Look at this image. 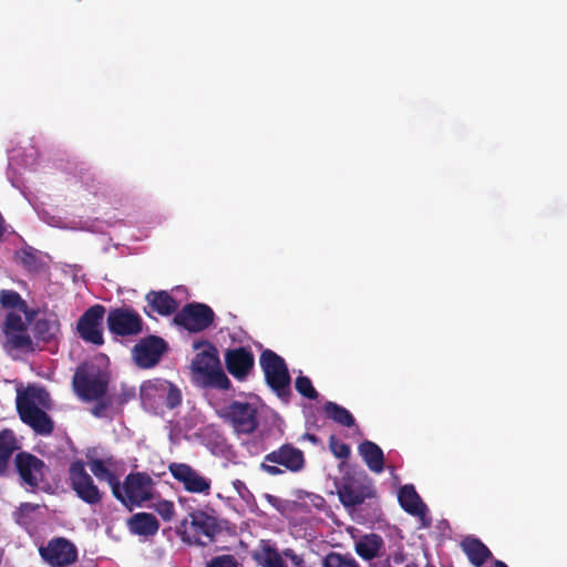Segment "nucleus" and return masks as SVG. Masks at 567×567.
<instances>
[{"label":"nucleus","mask_w":567,"mask_h":567,"mask_svg":"<svg viewBox=\"0 0 567 567\" xmlns=\"http://www.w3.org/2000/svg\"><path fill=\"white\" fill-rule=\"evenodd\" d=\"M462 550L467 556L470 563L475 567H482L483 564L493 557L488 547L478 538L466 537L461 543Z\"/></svg>","instance_id":"4be33fe9"},{"label":"nucleus","mask_w":567,"mask_h":567,"mask_svg":"<svg viewBox=\"0 0 567 567\" xmlns=\"http://www.w3.org/2000/svg\"><path fill=\"white\" fill-rule=\"evenodd\" d=\"M7 221L2 213L0 212V241L3 240L4 235L7 233Z\"/></svg>","instance_id":"37998d69"},{"label":"nucleus","mask_w":567,"mask_h":567,"mask_svg":"<svg viewBox=\"0 0 567 567\" xmlns=\"http://www.w3.org/2000/svg\"><path fill=\"white\" fill-rule=\"evenodd\" d=\"M329 449L331 453L340 460H347L351 454V449L348 444L341 442L336 435L329 437Z\"/></svg>","instance_id":"c9c22d12"},{"label":"nucleus","mask_w":567,"mask_h":567,"mask_svg":"<svg viewBox=\"0 0 567 567\" xmlns=\"http://www.w3.org/2000/svg\"><path fill=\"white\" fill-rule=\"evenodd\" d=\"M284 555L288 558H290L296 565H299L302 563V558L298 556L293 549H285Z\"/></svg>","instance_id":"a19ab883"},{"label":"nucleus","mask_w":567,"mask_h":567,"mask_svg":"<svg viewBox=\"0 0 567 567\" xmlns=\"http://www.w3.org/2000/svg\"><path fill=\"white\" fill-rule=\"evenodd\" d=\"M104 315L105 307L99 303L91 306L83 312L76 323V331L82 340L95 346L104 343L102 328Z\"/></svg>","instance_id":"4468645a"},{"label":"nucleus","mask_w":567,"mask_h":567,"mask_svg":"<svg viewBox=\"0 0 567 567\" xmlns=\"http://www.w3.org/2000/svg\"><path fill=\"white\" fill-rule=\"evenodd\" d=\"M145 300L147 302V307L144 308V312L148 317H152V312H156L163 317H168L174 313L176 315L178 309L177 300L165 290H152L146 293Z\"/></svg>","instance_id":"aec40b11"},{"label":"nucleus","mask_w":567,"mask_h":567,"mask_svg":"<svg viewBox=\"0 0 567 567\" xmlns=\"http://www.w3.org/2000/svg\"><path fill=\"white\" fill-rule=\"evenodd\" d=\"M206 567H244L233 555L226 554L212 558Z\"/></svg>","instance_id":"e433bc0d"},{"label":"nucleus","mask_w":567,"mask_h":567,"mask_svg":"<svg viewBox=\"0 0 567 567\" xmlns=\"http://www.w3.org/2000/svg\"><path fill=\"white\" fill-rule=\"evenodd\" d=\"M398 499L400 506L406 513L413 516H423L425 514L426 506L412 484L403 485L399 489Z\"/></svg>","instance_id":"5701e85b"},{"label":"nucleus","mask_w":567,"mask_h":567,"mask_svg":"<svg viewBox=\"0 0 567 567\" xmlns=\"http://www.w3.org/2000/svg\"><path fill=\"white\" fill-rule=\"evenodd\" d=\"M181 403H182L181 390L177 386L169 384V388H168V391L166 394V399H165V406L167 409L172 410V409H175L176 406H178Z\"/></svg>","instance_id":"58836bf2"},{"label":"nucleus","mask_w":567,"mask_h":567,"mask_svg":"<svg viewBox=\"0 0 567 567\" xmlns=\"http://www.w3.org/2000/svg\"><path fill=\"white\" fill-rule=\"evenodd\" d=\"M259 363L268 386L287 403L291 394V378L285 360L272 350L266 349L259 357Z\"/></svg>","instance_id":"7ed1b4c3"},{"label":"nucleus","mask_w":567,"mask_h":567,"mask_svg":"<svg viewBox=\"0 0 567 567\" xmlns=\"http://www.w3.org/2000/svg\"><path fill=\"white\" fill-rule=\"evenodd\" d=\"M167 349L168 344L163 338L147 336L134 346V360L140 368L150 369L159 362Z\"/></svg>","instance_id":"dca6fc26"},{"label":"nucleus","mask_w":567,"mask_h":567,"mask_svg":"<svg viewBox=\"0 0 567 567\" xmlns=\"http://www.w3.org/2000/svg\"><path fill=\"white\" fill-rule=\"evenodd\" d=\"M323 411L329 419H331L336 423H339L340 425L347 427H351L354 425L353 415L346 408L334 402H326L323 405Z\"/></svg>","instance_id":"7c9ffc66"},{"label":"nucleus","mask_w":567,"mask_h":567,"mask_svg":"<svg viewBox=\"0 0 567 567\" xmlns=\"http://www.w3.org/2000/svg\"><path fill=\"white\" fill-rule=\"evenodd\" d=\"M0 306L9 311L22 312L28 322H32L37 315V311L30 309L27 301L16 290H0Z\"/></svg>","instance_id":"b1692460"},{"label":"nucleus","mask_w":567,"mask_h":567,"mask_svg":"<svg viewBox=\"0 0 567 567\" xmlns=\"http://www.w3.org/2000/svg\"><path fill=\"white\" fill-rule=\"evenodd\" d=\"M32 332L37 340L49 343L59 332V322L47 318L35 319L32 326Z\"/></svg>","instance_id":"c85d7f7f"},{"label":"nucleus","mask_w":567,"mask_h":567,"mask_svg":"<svg viewBox=\"0 0 567 567\" xmlns=\"http://www.w3.org/2000/svg\"><path fill=\"white\" fill-rule=\"evenodd\" d=\"M154 508L157 512V514L166 522L172 520L175 514L174 503L168 499H162L157 502Z\"/></svg>","instance_id":"4c0bfd02"},{"label":"nucleus","mask_w":567,"mask_h":567,"mask_svg":"<svg viewBox=\"0 0 567 567\" xmlns=\"http://www.w3.org/2000/svg\"><path fill=\"white\" fill-rule=\"evenodd\" d=\"M168 471L178 483L183 484L185 491L209 495L212 488L210 480L200 475L190 465L173 462L168 465Z\"/></svg>","instance_id":"f3484780"},{"label":"nucleus","mask_w":567,"mask_h":567,"mask_svg":"<svg viewBox=\"0 0 567 567\" xmlns=\"http://www.w3.org/2000/svg\"><path fill=\"white\" fill-rule=\"evenodd\" d=\"M219 416L237 434H251L259 424L257 408L248 402L233 401L220 410Z\"/></svg>","instance_id":"423d86ee"},{"label":"nucleus","mask_w":567,"mask_h":567,"mask_svg":"<svg viewBox=\"0 0 567 567\" xmlns=\"http://www.w3.org/2000/svg\"><path fill=\"white\" fill-rule=\"evenodd\" d=\"M303 439L310 441L313 444H319L320 443L319 439L315 434H311V433H306L303 435Z\"/></svg>","instance_id":"c03bdc74"},{"label":"nucleus","mask_w":567,"mask_h":567,"mask_svg":"<svg viewBox=\"0 0 567 567\" xmlns=\"http://www.w3.org/2000/svg\"><path fill=\"white\" fill-rule=\"evenodd\" d=\"M73 388L83 401L100 400L107 390V381L100 374H89L83 368H78L73 377Z\"/></svg>","instance_id":"a211bd4d"},{"label":"nucleus","mask_w":567,"mask_h":567,"mask_svg":"<svg viewBox=\"0 0 567 567\" xmlns=\"http://www.w3.org/2000/svg\"><path fill=\"white\" fill-rule=\"evenodd\" d=\"M220 532L217 518L202 509L189 512L176 527V533L184 543L203 547L213 544Z\"/></svg>","instance_id":"f257e3e1"},{"label":"nucleus","mask_w":567,"mask_h":567,"mask_svg":"<svg viewBox=\"0 0 567 567\" xmlns=\"http://www.w3.org/2000/svg\"><path fill=\"white\" fill-rule=\"evenodd\" d=\"M17 411L21 421L29 425L37 434L50 435L54 430L53 420L34 402L27 398H17Z\"/></svg>","instance_id":"2eb2a0df"},{"label":"nucleus","mask_w":567,"mask_h":567,"mask_svg":"<svg viewBox=\"0 0 567 567\" xmlns=\"http://www.w3.org/2000/svg\"><path fill=\"white\" fill-rule=\"evenodd\" d=\"M97 403L92 409V414L96 417H101L104 414V411L110 406V402L96 400Z\"/></svg>","instance_id":"ea45409f"},{"label":"nucleus","mask_w":567,"mask_h":567,"mask_svg":"<svg viewBox=\"0 0 567 567\" xmlns=\"http://www.w3.org/2000/svg\"><path fill=\"white\" fill-rule=\"evenodd\" d=\"M39 508V505L32 504V503H22L19 507V511L22 514H28L31 512H34Z\"/></svg>","instance_id":"79ce46f5"},{"label":"nucleus","mask_w":567,"mask_h":567,"mask_svg":"<svg viewBox=\"0 0 567 567\" xmlns=\"http://www.w3.org/2000/svg\"><path fill=\"white\" fill-rule=\"evenodd\" d=\"M215 319L213 309L200 302L185 305L174 317V323L188 332L197 333L209 328Z\"/></svg>","instance_id":"9d476101"},{"label":"nucleus","mask_w":567,"mask_h":567,"mask_svg":"<svg viewBox=\"0 0 567 567\" xmlns=\"http://www.w3.org/2000/svg\"><path fill=\"white\" fill-rule=\"evenodd\" d=\"M383 538L374 533L362 536L354 545L355 553L364 560H371L380 556L383 548Z\"/></svg>","instance_id":"bb28decb"},{"label":"nucleus","mask_w":567,"mask_h":567,"mask_svg":"<svg viewBox=\"0 0 567 567\" xmlns=\"http://www.w3.org/2000/svg\"><path fill=\"white\" fill-rule=\"evenodd\" d=\"M322 567H361L357 559L349 553L342 554L338 551L328 553L323 560Z\"/></svg>","instance_id":"2f4dec72"},{"label":"nucleus","mask_w":567,"mask_h":567,"mask_svg":"<svg viewBox=\"0 0 567 567\" xmlns=\"http://www.w3.org/2000/svg\"><path fill=\"white\" fill-rule=\"evenodd\" d=\"M132 533L140 536H153L158 532L159 523L153 514L136 513L128 519Z\"/></svg>","instance_id":"a878e982"},{"label":"nucleus","mask_w":567,"mask_h":567,"mask_svg":"<svg viewBox=\"0 0 567 567\" xmlns=\"http://www.w3.org/2000/svg\"><path fill=\"white\" fill-rule=\"evenodd\" d=\"M203 344L206 348L192 362L196 381L206 388L229 390L231 383L221 368L217 348L208 341Z\"/></svg>","instance_id":"f03ea898"},{"label":"nucleus","mask_w":567,"mask_h":567,"mask_svg":"<svg viewBox=\"0 0 567 567\" xmlns=\"http://www.w3.org/2000/svg\"><path fill=\"white\" fill-rule=\"evenodd\" d=\"M155 481L146 472H131L120 483V495L114 496L127 508L142 506L155 497Z\"/></svg>","instance_id":"20e7f679"},{"label":"nucleus","mask_w":567,"mask_h":567,"mask_svg":"<svg viewBox=\"0 0 567 567\" xmlns=\"http://www.w3.org/2000/svg\"><path fill=\"white\" fill-rule=\"evenodd\" d=\"M68 475L72 491L82 502L91 506L102 502L103 493L85 470V464L82 460H76L70 464Z\"/></svg>","instance_id":"0eeeda50"},{"label":"nucleus","mask_w":567,"mask_h":567,"mask_svg":"<svg viewBox=\"0 0 567 567\" xmlns=\"http://www.w3.org/2000/svg\"><path fill=\"white\" fill-rule=\"evenodd\" d=\"M277 465L293 473L299 472L305 467L303 452L291 444H284L265 455L260 467L267 474L276 476L284 473Z\"/></svg>","instance_id":"6e6552de"},{"label":"nucleus","mask_w":567,"mask_h":567,"mask_svg":"<svg viewBox=\"0 0 567 567\" xmlns=\"http://www.w3.org/2000/svg\"><path fill=\"white\" fill-rule=\"evenodd\" d=\"M494 567H508L504 561L496 559L494 561Z\"/></svg>","instance_id":"a18cd8bd"},{"label":"nucleus","mask_w":567,"mask_h":567,"mask_svg":"<svg viewBox=\"0 0 567 567\" xmlns=\"http://www.w3.org/2000/svg\"><path fill=\"white\" fill-rule=\"evenodd\" d=\"M200 343H195V348L198 349Z\"/></svg>","instance_id":"de8ad7c7"},{"label":"nucleus","mask_w":567,"mask_h":567,"mask_svg":"<svg viewBox=\"0 0 567 567\" xmlns=\"http://www.w3.org/2000/svg\"><path fill=\"white\" fill-rule=\"evenodd\" d=\"M254 559L262 567H287L277 548L264 543L259 551L254 553Z\"/></svg>","instance_id":"c756f323"},{"label":"nucleus","mask_w":567,"mask_h":567,"mask_svg":"<svg viewBox=\"0 0 567 567\" xmlns=\"http://www.w3.org/2000/svg\"><path fill=\"white\" fill-rule=\"evenodd\" d=\"M227 371L238 381H245L255 365V358L248 348L228 349L224 355Z\"/></svg>","instance_id":"6ab92c4d"},{"label":"nucleus","mask_w":567,"mask_h":567,"mask_svg":"<svg viewBox=\"0 0 567 567\" xmlns=\"http://www.w3.org/2000/svg\"><path fill=\"white\" fill-rule=\"evenodd\" d=\"M368 468L373 473H381L384 470V454L381 447L372 441H363L358 447Z\"/></svg>","instance_id":"393cba45"},{"label":"nucleus","mask_w":567,"mask_h":567,"mask_svg":"<svg viewBox=\"0 0 567 567\" xmlns=\"http://www.w3.org/2000/svg\"><path fill=\"white\" fill-rule=\"evenodd\" d=\"M295 388L299 394L309 400H316L319 395L317 390L313 388L311 380L305 375H299L296 379Z\"/></svg>","instance_id":"f704fd0d"},{"label":"nucleus","mask_w":567,"mask_h":567,"mask_svg":"<svg viewBox=\"0 0 567 567\" xmlns=\"http://www.w3.org/2000/svg\"><path fill=\"white\" fill-rule=\"evenodd\" d=\"M337 495L346 508H354L374 497V488L365 474L347 472L334 482Z\"/></svg>","instance_id":"39448f33"},{"label":"nucleus","mask_w":567,"mask_h":567,"mask_svg":"<svg viewBox=\"0 0 567 567\" xmlns=\"http://www.w3.org/2000/svg\"><path fill=\"white\" fill-rule=\"evenodd\" d=\"M90 471L100 481H105L111 487L113 496L120 495V480L113 468L116 461L113 456L92 458L89 461Z\"/></svg>","instance_id":"412c9836"},{"label":"nucleus","mask_w":567,"mask_h":567,"mask_svg":"<svg viewBox=\"0 0 567 567\" xmlns=\"http://www.w3.org/2000/svg\"><path fill=\"white\" fill-rule=\"evenodd\" d=\"M267 497H268L269 502L276 501V497L272 495H267Z\"/></svg>","instance_id":"49530a36"},{"label":"nucleus","mask_w":567,"mask_h":567,"mask_svg":"<svg viewBox=\"0 0 567 567\" xmlns=\"http://www.w3.org/2000/svg\"><path fill=\"white\" fill-rule=\"evenodd\" d=\"M19 449L18 440L11 430L0 432V476L7 474L10 460Z\"/></svg>","instance_id":"cd10ccee"},{"label":"nucleus","mask_w":567,"mask_h":567,"mask_svg":"<svg viewBox=\"0 0 567 567\" xmlns=\"http://www.w3.org/2000/svg\"><path fill=\"white\" fill-rule=\"evenodd\" d=\"M19 258L23 267L30 272L39 274L43 269L44 264L41 257L31 247L22 249Z\"/></svg>","instance_id":"473e14b6"},{"label":"nucleus","mask_w":567,"mask_h":567,"mask_svg":"<svg viewBox=\"0 0 567 567\" xmlns=\"http://www.w3.org/2000/svg\"><path fill=\"white\" fill-rule=\"evenodd\" d=\"M43 561L51 567H68L76 561L75 545L64 537H54L45 546L39 548Z\"/></svg>","instance_id":"f8f14e48"},{"label":"nucleus","mask_w":567,"mask_h":567,"mask_svg":"<svg viewBox=\"0 0 567 567\" xmlns=\"http://www.w3.org/2000/svg\"><path fill=\"white\" fill-rule=\"evenodd\" d=\"M14 467L22 486L35 491L41 483L45 482L49 467L45 463L29 452H19L14 456Z\"/></svg>","instance_id":"1a4fd4ad"},{"label":"nucleus","mask_w":567,"mask_h":567,"mask_svg":"<svg viewBox=\"0 0 567 567\" xmlns=\"http://www.w3.org/2000/svg\"><path fill=\"white\" fill-rule=\"evenodd\" d=\"M17 398H27V400L37 402L43 406H48V402L50 401V394L43 388L29 386L22 393H18Z\"/></svg>","instance_id":"72a5a7b5"},{"label":"nucleus","mask_w":567,"mask_h":567,"mask_svg":"<svg viewBox=\"0 0 567 567\" xmlns=\"http://www.w3.org/2000/svg\"><path fill=\"white\" fill-rule=\"evenodd\" d=\"M21 312L9 311L3 323V333L12 349L25 353L34 352V343L28 333V321L23 320Z\"/></svg>","instance_id":"ddd939ff"},{"label":"nucleus","mask_w":567,"mask_h":567,"mask_svg":"<svg viewBox=\"0 0 567 567\" xmlns=\"http://www.w3.org/2000/svg\"><path fill=\"white\" fill-rule=\"evenodd\" d=\"M111 333L120 337L137 336L143 331V319L138 312L128 307L111 309L106 318Z\"/></svg>","instance_id":"9b49d317"}]
</instances>
